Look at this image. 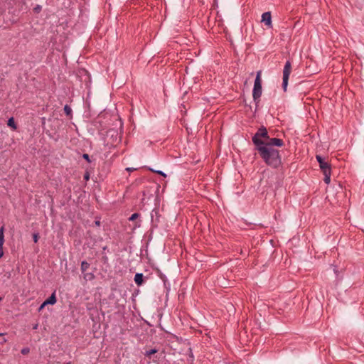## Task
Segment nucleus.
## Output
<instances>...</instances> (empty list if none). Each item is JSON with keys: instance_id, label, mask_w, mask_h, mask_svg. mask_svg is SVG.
<instances>
[{"instance_id": "10", "label": "nucleus", "mask_w": 364, "mask_h": 364, "mask_svg": "<svg viewBox=\"0 0 364 364\" xmlns=\"http://www.w3.org/2000/svg\"><path fill=\"white\" fill-rule=\"evenodd\" d=\"M7 125L14 130L16 129V125L13 117L8 120Z\"/></svg>"}, {"instance_id": "12", "label": "nucleus", "mask_w": 364, "mask_h": 364, "mask_svg": "<svg viewBox=\"0 0 364 364\" xmlns=\"http://www.w3.org/2000/svg\"><path fill=\"white\" fill-rule=\"evenodd\" d=\"M64 112L68 116H70L71 114L72 109L68 105H65L64 107Z\"/></svg>"}, {"instance_id": "15", "label": "nucleus", "mask_w": 364, "mask_h": 364, "mask_svg": "<svg viewBox=\"0 0 364 364\" xmlns=\"http://www.w3.org/2000/svg\"><path fill=\"white\" fill-rule=\"evenodd\" d=\"M149 170H150L151 171H152V172H155V173H158V174H159V175H161V176H163L164 177H166V175L164 172H162V171H156V170H154V169H152V168H149Z\"/></svg>"}, {"instance_id": "24", "label": "nucleus", "mask_w": 364, "mask_h": 364, "mask_svg": "<svg viewBox=\"0 0 364 364\" xmlns=\"http://www.w3.org/2000/svg\"><path fill=\"white\" fill-rule=\"evenodd\" d=\"M126 170L127 171H132L136 170V168H127Z\"/></svg>"}, {"instance_id": "16", "label": "nucleus", "mask_w": 364, "mask_h": 364, "mask_svg": "<svg viewBox=\"0 0 364 364\" xmlns=\"http://www.w3.org/2000/svg\"><path fill=\"white\" fill-rule=\"evenodd\" d=\"M28 353H29V349L28 348H25L21 350V353L23 355L28 354Z\"/></svg>"}, {"instance_id": "20", "label": "nucleus", "mask_w": 364, "mask_h": 364, "mask_svg": "<svg viewBox=\"0 0 364 364\" xmlns=\"http://www.w3.org/2000/svg\"><path fill=\"white\" fill-rule=\"evenodd\" d=\"M4 255L3 246H0V258Z\"/></svg>"}, {"instance_id": "4", "label": "nucleus", "mask_w": 364, "mask_h": 364, "mask_svg": "<svg viewBox=\"0 0 364 364\" xmlns=\"http://www.w3.org/2000/svg\"><path fill=\"white\" fill-rule=\"evenodd\" d=\"M291 63H290L289 61H287L285 63V65H284V70H283L282 87H283V89L284 90V91L287 90V85H288V80H289V75L291 73Z\"/></svg>"}, {"instance_id": "7", "label": "nucleus", "mask_w": 364, "mask_h": 364, "mask_svg": "<svg viewBox=\"0 0 364 364\" xmlns=\"http://www.w3.org/2000/svg\"><path fill=\"white\" fill-rule=\"evenodd\" d=\"M143 274L136 273L134 276V282L138 286H141L143 283Z\"/></svg>"}, {"instance_id": "8", "label": "nucleus", "mask_w": 364, "mask_h": 364, "mask_svg": "<svg viewBox=\"0 0 364 364\" xmlns=\"http://www.w3.org/2000/svg\"><path fill=\"white\" fill-rule=\"evenodd\" d=\"M46 304L53 305L56 303V297L55 293H53L52 295L46 301Z\"/></svg>"}, {"instance_id": "6", "label": "nucleus", "mask_w": 364, "mask_h": 364, "mask_svg": "<svg viewBox=\"0 0 364 364\" xmlns=\"http://www.w3.org/2000/svg\"><path fill=\"white\" fill-rule=\"evenodd\" d=\"M261 21L264 23L268 27L272 26V16L270 12H264L262 15Z\"/></svg>"}, {"instance_id": "26", "label": "nucleus", "mask_w": 364, "mask_h": 364, "mask_svg": "<svg viewBox=\"0 0 364 364\" xmlns=\"http://www.w3.org/2000/svg\"><path fill=\"white\" fill-rule=\"evenodd\" d=\"M85 179L88 180L89 176H85Z\"/></svg>"}, {"instance_id": "11", "label": "nucleus", "mask_w": 364, "mask_h": 364, "mask_svg": "<svg viewBox=\"0 0 364 364\" xmlns=\"http://www.w3.org/2000/svg\"><path fill=\"white\" fill-rule=\"evenodd\" d=\"M90 264L87 262L83 261L81 263V270L82 272H85L89 268Z\"/></svg>"}, {"instance_id": "3", "label": "nucleus", "mask_w": 364, "mask_h": 364, "mask_svg": "<svg viewBox=\"0 0 364 364\" xmlns=\"http://www.w3.org/2000/svg\"><path fill=\"white\" fill-rule=\"evenodd\" d=\"M262 95V80H261V71L257 73V76L255 80L252 96L254 100L256 101L259 99Z\"/></svg>"}, {"instance_id": "22", "label": "nucleus", "mask_w": 364, "mask_h": 364, "mask_svg": "<svg viewBox=\"0 0 364 364\" xmlns=\"http://www.w3.org/2000/svg\"><path fill=\"white\" fill-rule=\"evenodd\" d=\"M4 227H1V228H0V236H4Z\"/></svg>"}, {"instance_id": "14", "label": "nucleus", "mask_w": 364, "mask_h": 364, "mask_svg": "<svg viewBox=\"0 0 364 364\" xmlns=\"http://www.w3.org/2000/svg\"><path fill=\"white\" fill-rule=\"evenodd\" d=\"M139 215L138 213H134L131 215V217L129 218V220L131 221H134L136 219H137L139 218Z\"/></svg>"}, {"instance_id": "23", "label": "nucleus", "mask_w": 364, "mask_h": 364, "mask_svg": "<svg viewBox=\"0 0 364 364\" xmlns=\"http://www.w3.org/2000/svg\"><path fill=\"white\" fill-rule=\"evenodd\" d=\"M83 158H84L85 159L87 160L88 161H90V159H89V155H88V154H83Z\"/></svg>"}, {"instance_id": "1", "label": "nucleus", "mask_w": 364, "mask_h": 364, "mask_svg": "<svg viewBox=\"0 0 364 364\" xmlns=\"http://www.w3.org/2000/svg\"><path fill=\"white\" fill-rule=\"evenodd\" d=\"M284 145L282 139L277 138H269L264 141L262 146L257 147L260 156L264 161L269 166L277 167L280 163V158L279 151L274 148V146L281 147Z\"/></svg>"}, {"instance_id": "18", "label": "nucleus", "mask_w": 364, "mask_h": 364, "mask_svg": "<svg viewBox=\"0 0 364 364\" xmlns=\"http://www.w3.org/2000/svg\"><path fill=\"white\" fill-rule=\"evenodd\" d=\"M33 237L34 242H37L38 240V234H33Z\"/></svg>"}, {"instance_id": "27", "label": "nucleus", "mask_w": 364, "mask_h": 364, "mask_svg": "<svg viewBox=\"0 0 364 364\" xmlns=\"http://www.w3.org/2000/svg\"><path fill=\"white\" fill-rule=\"evenodd\" d=\"M1 300V298L0 297V301Z\"/></svg>"}, {"instance_id": "13", "label": "nucleus", "mask_w": 364, "mask_h": 364, "mask_svg": "<svg viewBox=\"0 0 364 364\" xmlns=\"http://www.w3.org/2000/svg\"><path fill=\"white\" fill-rule=\"evenodd\" d=\"M156 352H157V350L156 349H151L149 351H146V355L150 357L151 355L156 353Z\"/></svg>"}, {"instance_id": "19", "label": "nucleus", "mask_w": 364, "mask_h": 364, "mask_svg": "<svg viewBox=\"0 0 364 364\" xmlns=\"http://www.w3.org/2000/svg\"><path fill=\"white\" fill-rule=\"evenodd\" d=\"M46 305H48L47 304H46V301H44L41 305V306L39 307V311H41Z\"/></svg>"}, {"instance_id": "17", "label": "nucleus", "mask_w": 364, "mask_h": 364, "mask_svg": "<svg viewBox=\"0 0 364 364\" xmlns=\"http://www.w3.org/2000/svg\"><path fill=\"white\" fill-rule=\"evenodd\" d=\"M4 243V236H0V246H3Z\"/></svg>"}, {"instance_id": "5", "label": "nucleus", "mask_w": 364, "mask_h": 364, "mask_svg": "<svg viewBox=\"0 0 364 364\" xmlns=\"http://www.w3.org/2000/svg\"><path fill=\"white\" fill-rule=\"evenodd\" d=\"M316 158L323 173H326V171H331V167L328 161H326L320 155H316Z\"/></svg>"}, {"instance_id": "2", "label": "nucleus", "mask_w": 364, "mask_h": 364, "mask_svg": "<svg viewBox=\"0 0 364 364\" xmlns=\"http://www.w3.org/2000/svg\"><path fill=\"white\" fill-rule=\"evenodd\" d=\"M268 138L269 135L267 129L262 127L252 137V141L258 147L262 146L264 144V141L267 140Z\"/></svg>"}, {"instance_id": "21", "label": "nucleus", "mask_w": 364, "mask_h": 364, "mask_svg": "<svg viewBox=\"0 0 364 364\" xmlns=\"http://www.w3.org/2000/svg\"><path fill=\"white\" fill-rule=\"evenodd\" d=\"M41 7L40 6H38V5L36 7H35V8H34V11H35L36 12H39V11H40V10H41Z\"/></svg>"}, {"instance_id": "9", "label": "nucleus", "mask_w": 364, "mask_h": 364, "mask_svg": "<svg viewBox=\"0 0 364 364\" xmlns=\"http://www.w3.org/2000/svg\"><path fill=\"white\" fill-rule=\"evenodd\" d=\"M325 177H324V182L327 184L330 183L331 182V171H326V173H323Z\"/></svg>"}, {"instance_id": "25", "label": "nucleus", "mask_w": 364, "mask_h": 364, "mask_svg": "<svg viewBox=\"0 0 364 364\" xmlns=\"http://www.w3.org/2000/svg\"><path fill=\"white\" fill-rule=\"evenodd\" d=\"M95 223H96L97 225H100V222L99 221H96Z\"/></svg>"}]
</instances>
